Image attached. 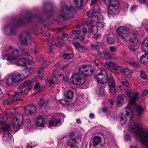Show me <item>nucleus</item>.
Listing matches in <instances>:
<instances>
[{
	"label": "nucleus",
	"instance_id": "obj_56",
	"mask_svg": "<svg viewBox=\"0 0 148 148\" xmlns=\"http://www.w3.org/2000/svg\"><path fill=\"white\" fill-rule=\"evenodd\" d=\"M72 43L74 47L76 48H78L79 47L80 48V47L81 46L79 42H72Z\"/></svg>",
	"mask_w": 148,
	"mask_h": 148
},
{
	"label": "nucleus",
	"instance_id": "obj_8",
	"mask_svg": "<svg viewBox=\"0 0 148 148\" xmlns=\"http://www.w3.org/2000/svg\"><path fill=\"white\" fill-rule=\"evenodd\" d=\"M27 76L25 77L24 75H12L11 77V81L10 82L8 75L5 77V80L7 85L10 86L14 85L18 82L24 80Z\"/></svg>",
	"mask_w": 148,
	"mask_h": 148
},
{
	"label": "nucleus",
	"instance_id": "obj_49",
	"mask_svg": "<svg viewBox=\"0 0 148 148\" xmlns=\"http://www.w3.org/2000/svg\"><path fill=\"white\" fill-rule=\"evenodd\" d=\"M97 26L100 28H102L104 27V25L103 22H97Z\"/></svg>",
	"mask_w": 148,
	"mask_h": 148
},
{
	"label": "nucleus",
	"instance_id": "obj_21",
	"mask_svg": "<svg viewBox=\"0 0 148 148\" xmlns=\"http://www.w3.org/2000/svg\"><path fill=\"white\" fill-rule=\"evenodd\" d=\"M127 101L126 97L123 95H120L117 98V103L119 104H122Z\"/></svg>",
	"mask_w": 148,
	"mask_h": 148
},
{
	"label": "nucleus",
	"instance_id": "obj_50",
	"mask_svg": "<svg viewBox=\"0 0 148 148\" xmlns=\"http://www.w3.org/2000/svg\"><path fill=\"white\" fill-rule=\"evenodd\" d=\"M95 24V22L92 20L87 21L86 22V24L87 25H89L91 26H92H92L93 25Z\"/></svg>",
	"mask_w": 148,
	"mask_h": 148
},
{
	"label": "nucleus",
	"instance_id": "obj_54",
	"mask_svg": "<svg viewBox=\"0 0 148 148\" xmlns=\"http://www.w3.org/2000/svg\"><path fill=\"white\" fill-rule=\"evenodd\" d=\"M80 51L83 53L86 52L87 51V49L86 48L83 46H80Z\"/></svg>",
	"mask_w": 148,
	"mask_h": 148
},
{
	"label": "nucleus",
	"instance_id": "obj_18",
	"mask_svg": "<svg viewBox=\"0 0 148 148\" xmlns=\"http://www.w3.org/2000/svg\"><path fill=\"white\" fill-rule=\"evenodd\" d=\"M100 11V9L99 5H96L94 6L93 9L89 11L88 14L87 16L89 17H92L95 16L96 18V16H94V14L99 12Z\"/></svg>",
	"mask_w": 148,
	"mask_h": 148
},
{
	"label": "nucleus",
	"instance_id": "obj_40",
	"mask_svg": "<svg viewBox=\"0 0 148 148\" xmlns=\"http://www.w3.org/2000/svg\"><path fill=\"white\" fill-rule=\"evenodd\" d=\"M91 30L93 34H96L98 31V29L97 26L94 25L92 26H92L91 27Z\"/></svg>",
	"mask_w": 148,
	"mask_h": 148
},
{
	"label": "nucleus",
	"instance_id": "obj_28",
	"mask_svg": "<svg viewBox=\"0 0 148 148\" xmlns=\"http://www.w3.org/2000/svg\"><path fill=\"white\" fill-rule=\"evenodd\" d=\"M142 50L144 52H148V41H144L142 45Z\"/></svg>",
	"mask_w": 148,
	"mask_h": 148
},
{
	"label": "nucleus",
	"instance_id": "obj_1",
	"mask_svg": "<svg viewBox=\"0 0 148 148\" xmlns=\"http://www.w3.org/2000/svg\"><path fill=\"white\" fill-rule=\"evenodd\" d=\"M117 34L123 41L130 43L132 46L137 45L138 43L136 34L128 27L120 26L117 30Z\"/></svg>",
	"mask_w": 148,
	"mask_h": 148
},
{
	"label": "nucleus",
	"instance_id": "obj_17",
	"mask_svg": "<svg viewBox=\"0 0 148 148\" xmlns=\"http://www.w3.org/2000/svg\"><path fill=\"white\" fill-rule=\"evenodd\" d=\"M23 91L22 90L19 92L17 91L15 92V95L10 97L8 100V103L9 104L13 103L14 101H16L19 99L20 98V94L23 93Z\"/></svg>",
	"mask_w": 148,
	"mask_h": 148
},
{
	"label": "nucleus",
	"instance_id": "obj_51",
	"mask_svg": "<svg viewBox=\"0 0 148 148\" xmlns=\"http://www.w3.org/2000/svg\"><path fill=\"white\" fill-rule=\"evenodd\" d=\"M63 75V79L66 82H67L69 79V77L67 75H59V77H60Z\"/></svg>",
	"mask_w": 148,
	"mask_h": 148
},
{
	"label": "nucleus",
	"instance_id": "obj_60",
	"mask_svg": "<svg viewBox=\"0 0 148 148\" xmlns=\"http://www.w3.org/2000/svg\"><path fill=\"white\" fill-rule=\"evenodd\" d=\"M32 89V87H30V88H27L24 91V93L26 95H27L28 92L29 91L31 90Z\"/></svg>",
	"mask_w": 148,
	"mask_h": 148
},
{
	"label": "nucleus",
	"instance_id": "obj_47",
	"mask_svg": "<svg viewBox=\"0 0 148 148\" xmlns=\"http://www.w3.org/2000/svg\"><path fill=\"white\" fill-rule=\"evenodd\" d=\"M42 77V75H37V76L34 78L33 81L36 82L41 79Z\"/></svg>",
	"mask_w": 148,
	"mask_h": 148
},
{
	"label": "nucleus",
	"instance_id": "obj_48",
	"mask_svg": "<svg viewBox=\"0 0 148 148\" xmlns=\"http://www.w3.org/2000/svg\"><path fill=\"white\" fill-rule=\"evenodd\" d=\"M54 78H51V79L48 82L49 84V86H50L52 84H54L55 83V81L56 79L55 78V77L53 76Z\"/></svg>",
	"mask_w": 148,
	"mask_h": 148
},
{
	"label": "nucleus",
	"instance_id": "obj_22",
	"mask_svg": "<svg viewBox=\"0 0 148 148\" xmlns=\"http://www.w3.org/2000/svg\"><path fill=\"white\" fill-rule=\"evenodd\" d=\"M140 59L141 63L148 66V53H145L141 56Z\"/></svg>",
	"mask_w": 148,
	"mask_h": 148
},
{
	"label": "nucleus",
	"instance_id": "obj_6",
	"mask_svg": "<svg viewBox=\"0 0 148 148\" xmlns=\"http://www.w3.org/2000/svg\"><path fill=\"white\" fill-rule=\"evenodd\" d=\"M108 2L109 3L106 5H109L108 10V16L117 14L119 12V5L118 1L116 0H106L105 3Z\"/></svg>",
	"mask_w": 148,
	"mask_h": 148
},
{
	"label": "nucleus",
	"instance_id": "obj_34",
	"mask_svg": "<svg viewBox=\"0 0 148 148\" xmlns=\"http://www.w3.org/2000/svg\"><path fill=\"white\" fill-rule=\"evenodd\" d=\"M97 90L99 94L102 96L104 95V88L101 86V85H100L98 86Z\"/></svg>",
	"mask_w": 148,
	"mask_h": 148
},
{
	"label": "nucleus",
	"instance_id": "obj_46",
	"mask_svg": "<svg viewBox=\"0 0 148 148\" xmlns=\"http://www.w3.org/2000/svg\"><path fill=\"white\" fill-rule=\"evenodd\" d=\"M104 18L102 14H100L97 16V22H103Z\"/></svg>",
	"mask_w": 148,
	"mask_h": 148
},
{
	"label": "nucleus",
	"instance_id": "obj_13",
	"mask_svg": "<svg viewBox=\"0 0 148 148\" xmlns=\"http://www.w3.org/2000/svg\"><path fill=\"white\" fill-rule=\"evenodd\" d=\"M24 113L27 116L31 115L35 113L37 110L35 105L33 103L29 104L24 107Z\"/></svg>",
	"mask_w": 148,
	"mask_h": 148
},
{
	"label": "nucleus",
	"instance_id": "obj_36",
	"mask_svg": "<svg viewBox=\"0 0 148 148\" xmlns=\"http://www.w3.org/2000/svg\"><path fill=\"white\" fill-rule=\"evenodd\" d=\"M108 65L110 67L115 66L116 67L117 66V65L116 63L113 62L108 61L106 62V63L104 64L105 67H107Z\"/></svg>",
	"mask_w": 148,
	"mask_h": 148
},
{
	"label": "nucleus",
	"instance_id": "obj_33",
	"mask_svg": "<svg viewBox=\"0 0 148 148\" xmlns=\"http://www.w3.org/2000/svg\"><path fill=\"white\" fill-rule=\"evenodd\" d=\"M83 0H75V6L78 8H80L82 5Z\"/></svg>",
	"mask_w": 148,
	"mask_h": 148
},
{
	"label": "nucleus",
	"instance_id": "obj_43",
	"mask_svg": "<svg viewBox=\"0 0 148 148\" xmlns=\"http://www.w3.org/2000/svg\"><path fill=\"white\" fill-rule=\"evenodd\" d=\"M47 65L43 64L39 69L38 71V73L39 74H40L41 73H43L44 72V69L45 67H47Z\"/></svg>",
	"mask_w": 148,
	"mask_h": 148
},
{
	"label": "nucleus",
	"instance_id": "obj_31",
	"mask_svg": "<svg viewBox=\"0 0 148 148\" xmlns=\"http://www.w3.org/2000/svg\"><path fill=\"white\" fill-rule=\"evenodd\" d=\"M8 119V117L6 115L3 116L0 115V124H4V123Z\"/></svg>",
	"mask_w": 148,
	"mask_h": 148
},
{
	"label": "nucleus",
	"instance_id": "obj_11",
	"mask_svg": "<svg viewBox=\"0 0 148 148\" xmlns=\"http://www.w3.org/2000/svg\"><path fill=\"white\" fill-rule=\"evenodd\" d=\"M102 138L100 136L95 137L93 140L90 142L89 145L90 148H98L97 145H99L101 148H103L104 145L101 143Z\"/></svg>",
	"mask_w": 148,
	"mask_h": 148
},
{
	"label": "nucleus",
	"instance_id": "obj_45",
	"mask_svg": "<svg viewBox=\"0 0 148 148\" xmlns=\"http://www.w3.org/2000/svg\"><path fill=\"white\" fill-rule=\"evenodd\" d=\"M60 103L63 105H68L69 104V103L68 101L65 99H61L59 100Z\"/></svg>",
	"mask_w": 148,
	"mask_h": 148
},
{
	"label": "nucleus",
	"instance_id": "obj_3",
	"mask_svg": "<svg viewBox=\"0 0 148 148\" xmlns=\"http://www.w3.org/2000/svg\"><path fill=\"white\" fill-rule=\"evenodd\" d=\"M59 18L65 19L72 17L75 12L74 8L72 6L69 7L64 2L61 4Z\"/></svg>",
	"mask_w": 148,
	"mask_h": 148
},
{
	"label": "nucleus",
	"instance_id": "obj_26",
	"mask_svg": "<svg viewBox=\"0 0 148 148\" xmlns=\"http://www.w3.org/2000/svg\"><path fill=\"white\" fill-rule=\"evenodd\" d=\"M125 114L126 115L125 116H123V114L122 112L120 113L119 116L120 118V120L121 121L125 120V121L126 122L128 119L130 118L129 116V112L127 110L125 111Z\"/></svg>",
	"mask_w": 148,
	"mask_h": 148
},
{
	"label": "nucleus",
	"instance_id": "obj_14",
	"mask_svg": "<svg viewBox=\"0 0 148 148\" xmlns=\"http://www.w3.org/2000/svg\"><path fill=\"white\" fill-rule=\"evenodd\" d=\"M23 116L21 113H18L14 118L13 122V127L15 128L19 127L23 123Z\"/></svg>",
	"mask_w": 148,
	"mask_h": 148
},
{
	"label": "nucleus",
	"instance_id": "obj_62",
	"mask_svg": "<svg viewBox=\"0 0 148 148\" xmlns=\"http://www.w3.org/2000/svg\"><path fill=\"white\" fill-rule=\"evenodd\" d=\"M72 33L73 34H79L80 32V30H73L72 32Z\"/></svg>",
	"mask_w": 148,
	"mask_h": 148
},
{
	"label": "nucleus",
	"instance_id": "obj_61",
	"mask_svg": "<svg viewBox=\"0 0 148 148\" xmlns=\"http://www.w3.org/2000/svg\"><path fill=\"white\" fill-rule=\"evenodd\" d=\"M128 43H129L130 44V45L131 46V47H132L130 48V51L131 52H134L136 51V49H135L133 48L135 46H132V45H130V43H129L128 42Z\"/></svg>",
	"mask_w": 148,
	"mask_h": 148
},
{
	"label": "nucleus",
	"instance_id": "obj_63",
	"mask_svg": "<svg viewBox=\"0 0 148 148\" xmlns=\"http://www.w3.org/2000/svg\"><path fill=\"white\" fill-rule=\"evenodd\" d=\"M98 1V0H92L91 1V4L90 5V6H92L93 5L96 4Z\"/></svg>",
	"mask_w": 148,
	"mask_h": 148
},
{
	"label": "nucleus",
	"instance_id": "obj_53",
	"mask_svg": "<svg viewBox=\"0 0 148 148\" xmlns=\"http://www.w3.org/2000/svg\"><path fill=\"white\" fill-rule=\"evenodd\" d=\"M109 49L111 52L114 53L116 51L117 48L116 47L112 46L110 47Z\"/></svg>",
	"mask_w": 148,
	"mask_h": 148
},
{
	"label": "nucleus",
	"instance_id": "obj_4",
	"mask_svg": "<svg viewBox=\"0 0 148 148\" xmlns=\"http://www.w3.org/2000/svg\"><path fill=\"white\" fill-rule=\"evenodd\" d=\"M67 138V145L71 148H78L82 141L80 136L77 133H71Z\"/></svg>",
	"mask_w": 148,
	"mask_h": 148
},
{
	"label": "nucleus",
	"instance_id": "obj_20",
	"mask_svg": "<svg viewBox=\"0 0 148 148\" xmlns=\"http://www.w3.org/2000/svg\"><path fill=\"white\" fill-rule=\"evenodd\" d=\"M36 124L37 126L43 127L45 125V121L42 116H39L36 119Z\"/></svg>",
	"mask_w": 148,
	"mask_h": 148
},
{
	"label": "nucleus",
	"instance_id": "obj_25",
	"mask_svg": "<svg viewBox=\"0 0 148 148\" xmlns=\"http://www.w3.org/2000/svg\"><path fill=\"white\" fill-rule=\"evenodd\" d=\"M15 29L14 25H5L3 29V30L6 32L10 31L11 33H13L14 32Z\"/></svg>",
	"mask_w": 148,
	"mask_h": 148
},
{
	"label": "nucleus",
	"instance_id": "obj_64",
	"mask_svg": "<svg viewBox=\"0 0 148 148\" xmlns=\"http://www.w3.org/2000/svg\"><path fill=\"white\" fill-rule=\"evenodd\" d=\"M76 38L77 39L81 40H83L84 39V38L81 35L77 36H76Z\"/></svg>",
	"mask_w": 148,
	"mask_h": 148
},
{
	"label": "nucleus",
	"instance_id": "obj_9",
	"mask_svg": "<svg viewBox=\"0 0 148 148\" xmlns=\"http://www.w3.org/2000/svg\"><path fill=\"white\" fill-rule=\"evenodd\" d=\"M3 132L2 138L5 142H10L12 140V132L10 126L8 124L5 125L3 127H1Z\"/></svg>",
	"mask_w": 148,
	"mask_h": 148
},
{
	"label": "nucleus",
	"instance_id": "obj_38",
	"mask_svg": "<svg viewBox=\"0 0 148 148\" xmlns=\"http://www.w3.org/2000/svg\"><path fill=\"white\" fill-rule=\"evenodd\" d=\"M136 111L138 115H140L143 112V109L142 107L137 106L136 108Z\"/></svg>",
	"mask_w": 148,
	"mask_h": 148
},
{
	"label": "nucleus",
	"instance_id": "obj_24",
	"mask_svg": "<svg viewBox=\"0 0 148 148\" xmlns=\"http://www.w3.org/2000/svg\"><path fill=\"white\" fill-rule=\"evenodd\" d=\"M32 82V81L26 80L23 83H21L20 85L18 87L19 88L21 89H23L24 87H28L30 88L32 86H31V84Z\"/></svg>",
	"mask_w": 148,
	"mask_h": 148
},
{
	"label": "nucleus",
	"instance_id": "obj_27",
	"mask_svg": "<svg viewBox=\"0 0 148 148\" xmlns=\"http://www.w3.org/2000/svg\"><path fill=\"white\" fill-rule=\"evenodd\" d=\"M48 102V100L45 101L44 98H42L40 99V100L38 102V103L39 107L40 108L42 107H45L47 106Z\"/></svg>",
	"mask_w": 148,
	"mask_h": 148
},
{
	"label": "nucleus",
	"instance_id": "obj_12",
	"mask_svg": "<svg viewBox=\"0 0 148 148\" xmlns=\"http://www.w3.org/2000/svg\"><path fill=\"white\" fill-rule=\"evenodd\" d=\"M73 75L70 79L71 82L74 84L82 85L84 83L85 80V78L81 75Z\"/></svg>",
	"mask_w": 148,
	"mask_h": 148
},
{
	"label": "nucleus",
	"instance_id": "obj_29",
	"mask_svg": "<svg viewBox=\"0 0 148 148\" xmlns=\"http://www.w3.org/2000/svg\"><path fill=\"white\" fill-rule=\"evenodd\" d=\"M64 95L66 98L71 99L73 97V92L70 90H66L64 92Z\"/></svg>",
	"mask_w": 148,
	"mask_h": 148
},
{
	"label": "nucleus",
	"instance_id": "obj_57",
	"mask_svg": "<svg viewBox=\"0 0 148 148\" xmlns=\"http://www.w3.org/2000/svg\"><path fill=\"white\" fill-rule=\"evenodd\" d=\"M136 7L135 5L132 6L130 8V11L131 12H133L136 10Z\"/></svg>",
	"mask_w": 148,
	"mask_h": 148
},
{
	"label": "nucleus",
	"instance_id": "obj_19",
	"mask_svg": "<svg viewBox=\"0 0 148 148\" xmlns=\"http://www.w3.org/2000/svg\"><path fill=\"white\" fill-rule=\"evenodd\" d=\"M138 94L136 92L135 93H130L128 94L129 101L132 104H134L136 101L138 99Z\"/></svg>",
	"mask_w": 148,
	"mask_h": 148
},
{
	"label": "nucleus",
	"instance_id": "obj_42",
	"mask_svg": "<svg viewBox=\"0 0 148 148\" xmlns=\"http://www.w3.org/2000/svg\"><path fill=\"white\" fill-rule=\"evenodd\" d=\"M73 56V53H66L64 54L63 56V57L65 59H69L72 58Z\"/></svg>",
	"mask_w": 148,
	"mask_h": 148
},
{
	"label": "nucleus",
	"instance_id": "obj_58",
	"mask_svg": "<svg viewBox=\"0 0 148 148\" xmlns=\"http://www.w3.org/2000/svg\"><path fill=\"white\" fill-rule=\"evenodd\" d=\"M140 77L144 79H148V77L146 75H140Z\"/></svg>",
	"mask_w": 148,
	"mask_h": 148
},
{
	"label": "nucleus",
	"instance_id": "obj_59",
	"mask_svg": "<svg viewBox=\"0 0 148 148\" xmlns=\"http://www.w3.org/2000/svg\"><path fill=\"white\" fill-rule=\"evenodd\" d=\"M44 60V58L42 56H38L36 58V61L38 62H40Z\"/></svg>",
	"mask_w": 148,
	"mask_h": 148
},
{
	"label": "nucleus",
	"instance_id": "obj_15",
	"mask_svg": "<svg viewBox=\"0 0 148 148\" xmlns=\"http://www.w3.org/2000/svg\"><path fill=\"white\" fill-rule=\"evenodd\" d=\"M20 40L23 45H27L28 43L30 42L29 34L26 32H22L20 36Z\"/></svg>",
	"mask_w": 148,
	"mask_h": 148
},
{
	"label": "nucleus",
	"instance_id": "obj_35",
	"mask_svg": "<svg viewBox=\"0 0 148 148\" xmlns=\"http://www.w3.org/2000/svg\"><path fill=\"white\" fill-rule=\"evenodd\" d=\"M115 40V39L112 37H109L107 38V41L108 44L110 45L113 44Z\"/></svg>",
	"mask_w": 148,
	"mask_h": 148
},
{
	"label": "nucleus",
	"instance_id": "obj_7",
	"mask_svg": "<svg viewBox=\"0 0 148 148\" xmlns=\"http://www.w3.org/2000/svg\"><path fill=\"white\" fill-rule=\"evenodd\" d=\"M18 55L14 59H12L10 61L14 64H16L19 66H24L29 64L32 60V57L30 56H28L25 58H19L21 55L20 52L18 51Z\"/></svg>",
	"mask_w": 148,
	"mask_h": 148
},
{
	"label": "nucleus",
	"instance_id": "obj_10",
	"mask_svg": "<svg viewBox=\"0 0 148 148\" xmlns=\"http://www.w3.org/2000/svg\"><path fill=\"white\" fill-rule=\"evenodd\" d=\"M95 69L93 67L90 65H82L79 68L78 74H88L94 73Z\"/></svg>",
	"mask_w": 148,
	"mask_h": 148
},
{
	"label": "nucleus",
	"instance_id": "obj_37",
	"mask_svg": "<svg viewBox=\"0 0 148 148\" xmlns=\"http://www.w3.org/2000/svg\"><path fill=\"white\" fill-rule=\"evenodd\" d=\"M34 89L38 92H40L43 89V88L42 87H40L38 83L36 82L34 86Z\"/></svg>",
	"mask_w": 148,
	"mask_h": 148
},
{
	"label": "nucleus",
	"instance_id": "obj_55",
	"mask_svg": "<svg viewBox=\"0 0 148 148\" xmlns=\"http://www.w3.org/2000/svg\"><path fill=\"white\" fill-rule=\"evenodd\" d=\"M92 47L94 49L96 50L97 51H98L99 49V47L98 45H91Z\"/></svg>",
	"mask_w": 148,
	"mask_h": 148
},
{
	"label": "nucleus",
	"instance_id": "obj_16",
	"mask_svg": "<svg viewBox=\"0 0 148 148\" xmlns=\"http://www.w3.org/2000/svg\"><path fill=\"white\" fill-rule=\"evenodd\" d=\"M94 78L98 82L104 84L108 82V75H97Z\"/></svg>",
	"mask_w": 148,
	"mask_h": 148
},
{
	"label": "nucleus",
	"instance_id": "obj_32",
	"mask_svg": "<svg viewBox=\"0 0 148 148\" xmlns=\"http://www.w3.org/2000/svg\"><path fill=\"white\" fill-rule=\"evenodd\" d=\"M121 73L123 74H130L133 73V71L128 68H124L121 71Z\"/></svg>",
	"mask_w": 148,
	"mask_h": 148
},
{
	"label": "nucleus",
	"instance_id": "obj_39",
	"mask_svg": "<svg viewBox=\"0 0 148 148\" xmlns=\"http://www.w3.org/2000/svg\"><path fill=\"white\" fill-rule=\"evenodd\" d=\"M109 86H115V81L113 77H111L109 80Z\"/></svg>",
	"mask_w": 148,
	"mask_h": 148
},
{
	"label": "nucleus",
	"instance_id": "obj_30",
	"mask_svg": "<svg viewBox=\"0 0 148 148\" xmlns=\"http://www.w3.org/2000/svg\"><path fill=\"white\" fill-rule=\"evenodd\" d=\"M25 127L27 129H31L33 127L32 126L30 120L28 119L26 120L25 123Z\"/></svg>",
	"mask_w": 148,
	"mask_h": 148
},
{
	"label": "nucleus",
	"instance_id": "obj_2",
	"mask_svg": "<svg viewBox=\"0 0 148 148\" xmlns=\"http://www.w3.org/2000/svg\"><path fill=\"white\" fill-rule=\"evenodd\" d=\"M128 128L130 132L136 133V136L140 139V141L143 144L147 145L145 148H148V132L143 130L137 122L131 123Z\"/></svg>",
	"mask_w": 148,
	"mask_h": 148
},
{
	"label": "nucleus",
	"instance_id": "obj_44",
	"mask_svg": "<svg viewBox=\"0 0 148 148\" xmlns=\"http://www.w3.org/2000/svg\"><path fill=\"white\" fill-rule=\"evenodd\" d=\"M33 69L32 68H28L26 69H25L23 71L22 73H26L28 74H30L31 73H32L33 72Z\"/></svg>",
	"mask_w": 148,
	"mask_h": 148
},
{
	"label": "nucleus",
	"instance_id": "obj_52",
	"mask_svg": "<svg viewBox=\"0 0 148 148\" xmlns=\"http://www.w3.org/2000/svg\"><path fill=\"white\" fill-rule=\"evenodd\" d=\"M110 89H109V92L110 93L113 94L115 92V86H109Z\"/></svg>",
	"mask_w": 148,
	"mask_h": 148
},
{
	"label": "nucleus",
	"instance_id": "obj_23",
	"mask_svg": "<svg viewBox=\"0 0 148 148\" xmlns=\"http://www.w3.org/2000/svg\"><path fill=\"white\" fill-rule=\"evenodd\" d=\"M60 119L53 118L49 121V126H56L58 125V124H60Z\"/></svg>",
	"mask_w": 148,
	"mask_h": 148
},
{
	"label": "nucleus",
	"instance_id": "obj_5",
	"mask_svg": "<svg viewBox=\"0 0 148 148\" xmlns=\"http://www.w3.org/2000/svg\"><path fill=\"white\" fill-rule=\"evenodd\" d=\"M1 50L3 53H7L6 54L3 56V59L9 61L12 59H14V58H16L18 55V51L13 50L10 46L4 47L1 48Z\"/></svg>",
	"mask_w": 148,
	"mask_h": 148
},
{
	"label": "nucleus",
	"instance_id": "obj_41",
	"mask_svg": "<svg viewBox=\"0 0 148 148\" xmlns=\"http://www.w3.org/2000/svg\"><path fill=\"white\" fill-rule=\"evenodd\" d=\"M57 40L58 43L56 44V46L57 47L60 46L62 44H63L64 42V40L60 37H58Z\"/></svg>",
	"mask_w": 148,
	"mask_h": 148
}]
</instances>
